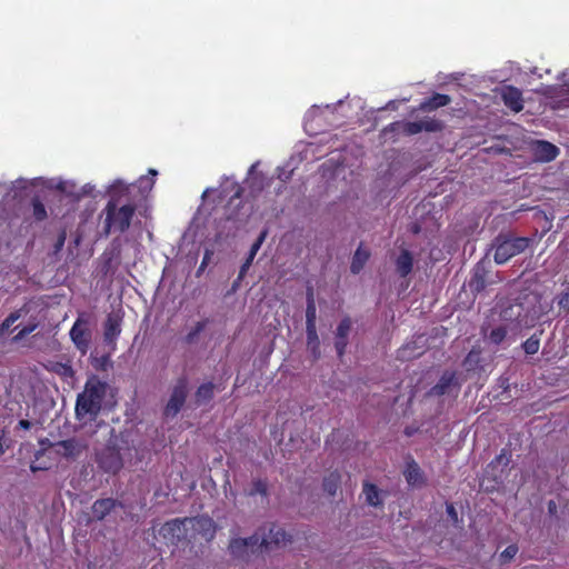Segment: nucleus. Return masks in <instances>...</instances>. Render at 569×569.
<instances>
[{
  "mask_svg": "<svg viewBox=\"0 0 569 569\" xmlns=\"http://www.w3.org/2000/svg\"><path fill=\"white\" fill-rule=\"evenodd\" d=\"M128 190L127 184L123 181H114L110 188L109 193L111 199L106 206L104 213V229L109 233L111 229L124 231L129 228L132 216L134 213V207L131 204H124L119 207V197Z\"/></svg>",
  "mask_w": 569,
  "mask_h": 569,
  "instance_id": "f257e3e1",
  "label": "nucleus"
},
{
  "mask_svg": "<svg viewBox=\"0 0 569 569\" xmlns=\"http://www.w3.org/2000/svg\"><path fill=\"white\" fill-rule=\"evenodd\" d=\"M106 393V386L99 380L92 379L86 383L84 390L78 395L76 415L79 419L96 417Z\"/></svg>",
  "mask_w": 569,
  "mask_h": 569,
  "instance_id": "f03ea898",
  "label": "nucleus"
},
{
  "mask_svg": "<svg viewBox=\"0 0 569 569\" xmlns=\"http://www.w3.org/2000/svg\"><path fill=\"white\" fill-rule=\"evenodd\" d=\"M529 242L530 239L526 237H497L493 244L496 263H506L515 256L522 253L529 247Z\"/></svg>",
  "mask_w": 569,
  "mask_h": 569,
  "instance_id": "7ed1b4c3",
  "label": "nucleus"
},
{
  "mask_svg": "<svg viewBox=\"0 0 569 569\" xmlns=\"http://www.w3.org/2000/svg\"><path fill=\"white\" fill-rule=\"evenodd\" d=\"M121 443L122 439L111 437L109 445L98 455L99 466L107 472L116 473L122 468L124 453Z\"/></svg>",
  "mask_w": 569,
  "mask_h": 569,
  "instance_id": "20e7f679",
  "label": "nucleus"
},
{
  "mask_svg": "<svg viewBox=\"0 0 569 569\" xmlns=\"http://www.w3.org/2000/svg\"><path fill=\"white\" fill-rule=\"evenodd\" d=\"M188 383L184 379H180L172 388L170 398L166 405L163 415L166 418H174L186 402L188 396Z\"/></svg>",
  "mask_w": 569,
  "mask_h": 569,
  "instance_id": "39448f33",
  "label": "nucleus"
},
{
  "mask_svg": "<svg viewBox=\"0 0 569 569\" xmlns=\"http://www.w3.org/2000/svg\"><path fill=\"white\" fill-rule=\"evenodd\" d=\"M88 448L86 440L79 438H70L58 441L52 445V452L66 459L74 460L79 458Z\"/></svg>",
  "mask_w": 569,
  "mask_h": 569,
  "instance_id": "423d86ee",
  "label": "nucleus"
},
{
  "mask_svg": "<svg viewBox=\"0 0 569 569\" xmlns=\"http://www.w3.org/2000/svg\"><path fill=\"white\" fill-rule=\"evenodd\" d=\"M288 542H290V537L287 532L281 527L272 525L267 533L260 536L259 547L269 551L284 547Z\"/></svg>",
  "mask_w": 569,
  "mask_h": 569,
  "instance_id": "0eeeda50",
  "label": "nucleus"
},
{
  "mask_svg": "<svg viewBox=\"0 0 569 569\" xmlns=\"http://www.w3.org/2000/svg\"><path fill=\"white\" fill-rule=\"evenodd\" d=\"M259 541V535L249 538H234L230 541L229 549L232 556L244 559L260 549Z\"/></svg>",
  "mask_w": 569,
  "mask_h": 569,
  "instance_id": "6e6552de",
  "label": "nucleus"
},
{
  "mask_svg": "<svg viewBox=\"0 0 569 569\" xmlns=\"http://www.w3.org/2000/svg\"><path fill=\"white\" fill-rule=\"evenodd\" d=\"M188 519L189 518L168 521L161 528V535L172 543L188 538V532L190 531Z\"/></svg>",
  "mask_w": 569,
  "mask_h": 569,
  "instance_id": "1a4fd4ad",
  "label": "nucleus"
},
{
  "mask_svg": "<svg viewBox=\"0 0 569 569\" xmlns=\"http://www.w3.org/2000/svg\"><path fill=\"white\" fill-rule=\"evenodd\" d=\"M70 338L81 353H86L88 351L91 332L86 320L82 318L77 319L70 330Z\"/></svg>",
  "mask_w": 569,
  "mask_h": 569,
  "instance_id": "9d476101",
  "label": "nucleus"
},
{
  "mask_svg": "<svg viewBox=\"0 0 569 569\" xmlns=\"http://www.w3.org/2000/svg\"><path fill=\"white\" fill-rule=\"evenodd\" d=\"M188 522L190 523V531H192L190 538L200 536L206 541H209L214 537L216 526L212 519L208 517H197L189 518Z\"/></svg>",
  "mask_w": 569,
  "mask_h": 569,
  "instance_id": "9b49d317",
  "label": "nucleus"
},
{
  "mask_svg": "<svg viewBox=\"0 0 569 569\" xmlns=\"http://www.w3.org/2000/svg\"><path fill=\"white\" fill-rule=\"evenodd\" d=\"M121 318L118 313H110L104 323V340L108 343H114L121 332Z\"/></svg>",
  "mask_w": 569,
  "mask_h": 569,
  "instance_id": "f8f14e48",
  "label": "nucleus"
},
{
  "mask_svg": "<svg viewBox=\"0 0 569 569\" xmlns=\"http://www.w3.org/2000/svg\"><path fill=\"white\" fill-rule=\"evenodd\" d=\"M502 100L512 111L519 112L523 108L521 92L515 87H507L502 91Z\"/></svg>",
  "mask_w": 569,
  "mask_h": 569,
  "instance_id": "ddd939ff",
  "label": "nucleus"
},
{
  "mask_svg": "<svg viewBox=\"0 0 569 569\" xmlns=\"http://www.w3.org/2000/svg\"><path fill=\"white\" fill-rule=\"evenodd\" d=\"M559 153V149L547 141H538L535 146V156L539 161L548 162L553 159Z\"/></svg>",
  "mask_w": 569,
  "mask_h": 569,
  "instance_id": "4468645a",
  "label": "nucleus"
},
{
  "mask_svg": "<svg viewBox=\"0 0 569 569\" xmlns=\"http://www.w3.org/2000/svg\"><path fill=\"white\" fill-rule=\"evenodd\" d=\"M405 478L409 486L411 487H422L425 483V477L419 468V466L415 461H409L405 469Z\"/></svg>",
  "mask_w": 569,
  "mask_h": 569,
  "instance_id": "2eb2a0df",
  "label": "nucleus"
},
{
  "mask_svg": "<svg viewBox=\"0 0 569 569\" xmlns=\"http://www.w3.org/2000/svg\"><path fill=\"white\" fill-rule=\"evenodd\" d=\"M438 129H440V123L436 120H421L416 122H408L405 126V131L408 134H416L421 132L422 130L437 131Z\"/></svg>",
  "mask_w": 569,
  "mask_h": 569,
  "instance_id": "dca6fc26",
  "label": "nucleus"
},
{
  "mask_svg": "<svg viewBox=\"0 0 569 569\" xmlns=\"http://www.w3.org/2000/svg\"><path fill=\"white\" fill-rule=\"evenodd\" d=\"M267 233H268L267 230L261 231L258 239L251 246L248 257H247L246 261L243 262V264L241 266L240 273H239L240 278L243 277L244 273L247 272V270L250 268L257 252L259 251L263 241L267 238Z\"/></svg>",
  "mask_w": 569,
  "mask_h": 569,
  "instance_id": "f3484780",
  "label": "nucleus"
},
{
  "mask_svg": "<svg viewBox=\"0 0 569 569\" xmlns=\"http://www.w3.org/2000/svg\"><path fill=\"white\" fill-rule=\"evenodd\" d=\"M452 386L456 387L455 373L445 372L439 382L431 389V392L433 395L441 396L449 392Z\"/></svg>",
  "mask_w": 569,
  "mask_h": 569,
  "instance_id": "a211bd4d",
  "label": "nucleus"
},
{
  "mask_svg": "<svg viewBox=\"0 0 569 569\" xmlns=\"http://www.w3.org/2000/svg\"><path fill=\"white\" fill-rule=\"evenodd\" d=\"M116 501L112 499L97 500L92 506V515L96 519L102 520L114 508Z\"/></svg>",
  "mask_w": 569,
  "mask_h": 569,
  "instance_id": "6ab92c4d",
  "label": "nucleus"
},
{
  "mask_svg": "<svg viewBox=\"0 0 569 569\" xmlns=\"http://www.w3.org/2000/svg\"><path fill=\"white\" fill-rule=\"evenodd\" d=\"M48 188H54L68 196H78L76 192V186L71 181H66L59 178L49 179L46 181Z\"/></svg>",
  "mask_w": 569,
  "mask_h": 569,
  "instance_id": "aec40b11",
  "label": "nucleus"
},
{
  "mask_svg": "<svg viewBox=\"0 0 569 569\" xmlns=\"http://www.w3.org/2000/svg\"><path fill=\"white\" fill-rule=\"evenodd\" d=\"M214 395V385L211 382H207L201 385L196 392V403L197 406H202L208 403Z\"/></svg>",
  "mask_w": 569,
  "mask_h": 569,
  "instance_id": "412c9836",
  "label": "nucleus"
},
{
  "mask_svg": "<svg viewBox=\"0 0 569 569\" xmlns=\"http://www.w3.org/2000/svg\"><path fill=\"white\" fill-rule=\"evenodd\" d=\"M451 101L450 97L447 94L436 93L432 98L429 100L422 102L420 104L421 110H433L439 107H445L449 104Z\"/></svg>",
  "mask_w": 569,
  "mask_h": 569,
  "instance_id": "4be33fe9",
  "label": "nucleus"
},
{
  "mask_svg": "<svg viewBox=\"0 0 569 569\" xmlns=\"http://www.w3.org/2000/svg\"><path fill=\"white\" fill-rule=\"evenodd\" d=\"M368 259H369V252L367 250L362 249L361 247H359L356 250L352 261H351V266H350L351 272L355 274L359 273L362 270L366 262L368 261Z\"/></svg>",
  "mask_w": 569,
  "mask_h": 569,
  "instance_id": "5701e85b",
  "label": "nucleus"
},
{
  "mask_svg": "<svg viewBox=\"0 0 569 569\" xmlns=\"http://www.w3.org/2000/svg\"><path fill=\"white\" fill-rule=\"evenodd\" d=\"M397 271L402 276H407L410 273L412 269V257L407 250H402L400 256L398 257L396 261Z\"/></svg>",
  "mask_w": 569,
  "mask_h": 569,
  "instance_id": "b1692460",
  "label": "nucleus"
},
{
  "mask_svg": "<svg viewBox=\"0 0 569 569\" xmlns=\"http://www.w3.org/2000/svg\"><path fill=\"white\" fill-rule=\"evenodd\" d=\"M363 493L366 501L371 506H378L380 503L379 491L375 485L366 483L363 486Z\"/></svg>",
  "mask_w": 569,
  "mask_h": 569,
  "instance_id": "393cba45",
  "label": "nucleus"
},
{
  "mask_svg": "<svg viewBox=\"0 0 569 569\" xmlns=\"http://www.w3.org/2000/svg\"><path fill=\"white\" fill-rule=\"evenodd\" d=\"M307 348L315 360L320 358V340L318 333L307 335Z\"/></svg>",
  "mask_w": 569,
  "mask_h": 569,
  "instance_id": "a878e982",
  "label": "nucleus"
},
{
  "mask_svg": "<svg viewBox=\"0 0 569 569\" xmlns=\"http://www.w3.org/2000/svg\"><path fill=\"white\" fill-rule=\"evenodd\" d=\"M507 338V328L503 326L497 327L490 331L487 339L495 345L501 343Z\"/></svg>",
  "mask_w": 569,
  "mask_h": 569,
  "instance_id": "bb28decb",
  "label": "nucleus"
},
{
  "mask_svg": "<svg viewBox=\"0 0 569 569\" xmlns=\"http://www.w3.org/2000/svg\"><path fill=\"white\" fill-rule=\"evenodd\" d=\"M316 321L317 320V308L313 299V295L310 291L307 298V309H306V321Z\"/></svg>",
  "mask_w": 569,
  "mask_h": 569,
  "instance_id": "cd10ccee",
  "label": "nucleus"
},
{
  "mask_svg": "<svg viewBox=\"0 0 569 569\" xmlns=\"http://www.w3.org/2000/svg\"><path fill=\"white\" fill-rule=\"evenodd\" d=\"M338 482L339 476L331 473L327 479H325L323 488L330 496H335L338 489Z\"/></svg>",
  "mask_w": 569,
  "mask_h": 569,
  "instance_id": "c85d7f7f",
  "label": "nucleus"
},
{
  "mask_svg": "<svg viewBox=\"0 0 569 569\" xmlns=\"http://www.w3.org/2000/svg\"><path fill=\"white\" fill-rule=\"evenodd\" d=\"M539 346H540L539 340L537 338H535V337H531V338L527 339L525 341V343L522 345L523 350H525V352L527 355H535V353H537L538 350H539Z\"/></svg>",
  "mask_w": 569,
  "mask_h": 569,
  "instance_id": "c756f323",
  "label": "nucleus"
},
{
  "mask_svg": "<svg viewBox=\"0 0 569 569\" xmlns=\"http://www.w3.org/2000/svg\"><path fill=\"white\" fill-rule=\"evenodd\" d=\"M351 329V321L349 318H345L337 328V337L348 338Z\"/></svg>",
  "mask_w": 569,
  "mask_h": 569,
  "instance_id": "7c9ffc66",
  "label": "nucleus"
},
{
  "mask_svg": "<svg viewBox=\"0 0 569 569\" xmlns=\"http://www.w3.org/2000/svg\"><path fill=\"white\" fill-rule=\"evenodd\" d=\"M33 216L37 220H43L47 217L46 208L40 201L33 202Z\"/></svg>",
  "mask_w": 569,
  "mask_h": 569,
  "instance_id": "2f4dec72",
  "label": "nucleus"
},
{
  "mask_svg": "<svg viewBox=\"0 0 569 569\" xmlns=\"http://www.w3.org/2000/svg\"><path fill=\"white\" fill-rule=\"evenodd\" d=\"M518 552V547L516 545L508 546L500 555V558L503 561L511 560Z\"/></svg>",
  "mask_w": 569,
  "mask_h": 569,
  "instance_id": "473e14b6",
  "label": "nucleus"
},
{
  "mask_svg": "<svg viewBox=\"0 0 569 569\" xmlns=\"http://www.w3.org/2000/svg\"><path fill=\"white\" fill-rule=\"evenodd\" d=\"M204 327H206L204 321L197 322L194 328L192 329V331L188 335V340L192 341L194 339V337L204 329Z\"/></svg>",
  "mask_w": 569,
  "mask_h": 569,
  "instance_id": "72a5a7b5",
  "label": "nucleus"
},
{
  "mask_svg": "<svg viewBox=\"0 0 569 569\" xmlns=\"http://www.w3.org/2000/svg\"><path fill=\"white\" fill-rule=\"evenodd\" d=\"M335 346H336L338 355L341 357L347 347V338L337 337Z\"/></svg>",
  "mask_w": 569,
  "mask_h": 569,
  "instance_id": "f704fd0d",
  "label": "nucleus"
},
{
  "mask_svg": "<svg viewBox=\"0 0 569 569\" xmlns=\"http://www.w3.org/2000/svg\"><path fill=\"white\" fill-rule=\"evenodd\" d=\"M212 254H213V252H212V251H210V250H206L204 256H203V259H202V261H201V264H200V267H199V269H198V271H197V273H198V274H200V273L206 269V267H207V264L209 263V261H210V259H211V256H212Z\"/></svg>",
  "mask_w": 569,
  "mask_h": 569,
  "instance_id": "c9c22d12",
  "label": "nucleus"
},
{
  "mask_svg": "<svg viewBox=\"0 0 569 569\" xmlns=\"http://www.w3.org/2000/svg\"><path fill=\"white\" fill-rule=\"evenodd\" d=\"M558 305L560 308L569 310V290L559 298Z\"/></svg>",
  "mask_w": 569,
  "mask_h": 569,
  "instance_id": "e433bc0d",
  "label": "nucleus"
},
{
  "mask_svg": "<svg viewBox=\"0 0 569 569\" xmlns=\"http://www.w3.org/2000/svg\"><path fill=\"white\" fill-rule=\"evenodd\" d=\"M20 318L19 313H11L2 323L3 328H9Z\"/></svg>",
  "mask_w": 569,
  "mask_h": 569,
  "instance_id": "4c0bfd02",
  "label": "nucleus"
},
{
  "mask_svg": "<svg viewBox=\"0 0 569 569\" xmlns=\"http://www.w3.org/2000/svg\"><path fill=\"white\" fill-rule=\"evenodd\" d=\"M447 513L455 523L458 522V512L452 505H447Z\"/></svg>",
  "mask_w": 569,
  "mask_h": 569,
  "instance_id": "58836bf2",
  "label": "nucleus"
},
{
  "mask_svg": "<svg viewBox=\"0 0 569 569\" xmlns=\"http://www.w3.org/2000/svg\"><path fill=\"white\" fill-rule=\"evenodd\" d=\"M306 332L307 335L317 333L316 321H306Z\"/></svg>",
  "mask_w": 569,
  "mask_h": 569,
  "instance_id": "ea45409f",
  "label": "nucleus"
},
{
  "mask_svg": "<svg viewBox=\"0 0 569 569\" xmlns=\"http://www.w3.org/2000/svg\"><path fill=\"white\" fill-rule=\"evenodd\" d=\"M39 443H40L41 448H42L44 451H47V450H51V451H52V445H53L54 442H51L49 439H47V438H46V439H41V440L39 441Z\"/></svg>",
  "mask_w": 569,
  "mask_h": 569,
  "instance_id": "a19ab883",
  "label": "nucleus"
},
{
  "mask_svg": "<svg viewBox=\"0 0 569 569\" xmlns=\"http://www.w3.org/2000/svg\"><path fill=\"white\" fill-rule=\"evenodd\" d=\"M36 329V326H30V327H23L19 333H18V337L22 338V337H26L27 335L31 333L33 330Z\"/></svg>",
  "mask_w": 569,
  "mask_h": 569,
  "instance_id": "79ce46f5",
  "label": "nucleus"
},
{
  "mask_svg": "<svg viewBox=\"0 0 569 569\" xmlns=\"http://www.w3.org/2000/svg\"><path fill=\"white\" fill-rule=\"evenodd\" d=\"M495 462L502 466H507L509 463V458L506 455L501 453L496 458Z\"/></svg>",
  "mask_w": 569,
  "mask_h": 569,
  "instance_id": "37998d69",
  "label": "nucleus"
},
{
  "mask_svg": "<svg viewBox=\"0 0 569 569\" xmlns=\"http://www.w3.org/2000/svg\"><path fill=\"white\" fill-rule=\"evenodd\" d=\"M19 427L27 430V429H30L31 423L28 420H20L19 421Z\"/></svg>",
  "mask_w": 569,
  "mask_h": 569,
  "instance_id": "c03bdc74",
  "label": "nucleus"
},
{
  "mask_svg": "<svg viewBox=\"0 0 569 569\" xmlns=\"http://www.w3.org/2000/svg\"><path fill=\"white\" fill-rule=\"evenodd\" d=\"M319 110V107L315 106L309 112L307 113V118H311L316 114V112Z\"/></svg>",
  "mask_w": 569,
  "mask_h": 569,
  "instance_id": "a18cd8bd",
  "label": "nucleus"
},
{
  "mask_svg": "<svg viewBox=\"0 0 569 569\" xmlns=\"http://www.w3.org/2000/svg\"><path fill=\"white\" fill-rule=\"evenodd\" d=\"M3 436H0V457L4 453Z\"/></svg>",
  "mask_w": 569,
  "mask_h": 569,
  "instance_id": "49530a36",
  "label": "nucleus"
},
{
  "mask_svg": "<svg viewBox=\"0 0 569 569\" xmlns=\"http://www.w3.org/2000/svg\"><path fill=\"white\" fill-rule=\"evenodd\" d=\"M91 190H92V187H91L90 184H86V186L82 188V193H83V194H87V193H89Z\"/></svg>",
  "mask_w": 569,
  "mask_h": 569,
  "instance_id": "de8ad7c7",
  "label": "nucleus"
},
{
  "mask_svg": "<svg viewBox=\"0 0 569 569\" xmlns=\"http://www.w3.org/2000/svg\"><path fill=\"white\" fill-rule=\"evenodd\" d=\"M30 469H31V471L36 472V471H38V470H43L44 468H43V467H39V466L31 465Z\"/></svg>",
  "mask_w": 569,
  "mask_h": 569,
  "instance_id": "09e8293b",
  "label": "nucleus"
},
{
  "mask_svg": "<svg viewBox=\"0 0 569 569\" xmlns=\"http://www.w3.org/2000/svg\"><path fill=\"white\" fill-rule=\"evenodd\" d=\"M563 87H566L567 90L569 91V82H563Z\"/></svg>",
  "mask_w": 569,
  "mask_h": 569,
  "instance_id": "8fccbe9b",
  "label": "nucleus"
},
{
  "mask_svg": "<svg viewBox=\"0 0 569 569\" xmlns=\"http://www.w3.org/2000/svg\"><path fill=\"white\" fill-rule=\"evenodd\" d=\"M149 172H150L151 174H153V176H156V174H157V171H156V170H153V169H151Z\"/></svg>",
  "mask_w": 569,
  "mask_h": 569,
  "instance_id": "3c124183",
  "label": "nucleus"
},
{
  "mask_svg": "<svg viewBox=\"0 0 569 569\" xmlns=\"http://www.w3.org/2000/svg\"><path fill=\"white\" fill-rule=\"evenodd\" d=\"M256 166H257V163L252 164L251 168H250V171H253Z\"/></svg>",
  "mask_w": 569,
  "mask_h": 569,
  "instance_id": "603ef678",
  "label": "nucleus"
}]
</instances>
